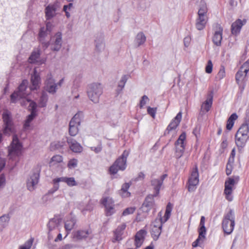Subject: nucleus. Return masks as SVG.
I'll return each mask as SVG.
<instances>
[{"instance_id":"nucleus-30","label":"nucleus","mask_w":249,"mask_h":249,"mask_svg":"<svg viewBox=\"0 0 249 249\" xmlns=\"http://www.w3.org/2000/svg\"><path fill=\"white\" fill-rule=\"evenodd\" d=\"M96 50L98 52L103 51L105 48L104 36L102 34L97 35L95 39Z\"/></svg>"},{"instance_id":"nucleus-57","label":"nucleus","mask_w":249,"mask_h":249,"mask_svg":"<svg viewBox=\"0 0 249 249\" xmlns=\"http://www.w3.org/2000/svg\"><path fill=\"white\" fill-rule=\"evenodd\" d=\"M149 101V98L146 95H143L142 97V99L140 101V108L143 107L146 104V103Z\"/></svg>"},{"instance_id":"nucleus-33","label":"nucleus","mask_w":249,"mask_h":249,"mask_svg":"<svg viewBox=\"0 0 249 249\" xmlns=\"http://www.w3.org/2000/svg\"><path fill=\"white\" fill-rule=\"evenodd\" d=\"M208 21V17H197L196 20V27L199 31L203 30Z\"/></svg>"},{"instance_id":"nucleus-39","label":"nucleus","mask_w":249,"mask_h":249,"mask_svg":"<svg viewBox=\"0 0 249 249\" xmlns=\"http://www.w3.org/2000/svg\"><path fill=\"white\" fill-rule=\"evenodd\" d=\"M83 113L82 112H78L72 117L70 123L79 126L83 118Z\"/></svg>"},{"instance_id":"nucleus-62","label":"nucleus","mask_w":249,"mask_h":249,"mask_svg":"<svg viewBox=\"0 0 249 249\" xmlns=\"http://www.w3.org/2000/svg\"><path fill=\"white\" fill-rule=\"evenodd\" d=\"M130 184L129 183H125L122 186L121 191H128L129 188Z\"/></svg>"},{"instance_id":"nucleus-64","label":"nucleus","mask_w":249,"mask_h":249,"mask_svg":"<svg viewBox=\"0 0 249 249\" xmlns=\"http://www.w3.org/2000/svg\"><path fill=\"white\" fill-rule=\"evenodd\" d=\"M74 247V246L71 244H68L61 248V249H72Z\"/></svg>"},{"instance_id":"nucleus-26","label":"nucleus","mask_w":249,"mask_h":249,"mask_svg":"<svg viewBox=\"0 0 249 249\" xmlns=\"http://www.w3.org/2000/svg\"><path fill=\"white\" fill-rule=\"evenodd\" d=\"M154 196H155L154 195H149L146 197L142 207L143 212L147 213L154 207L155 205Z\"/></svg>"},{"instance_id":"nucleus-10","label":"nucleus","mask_w":249,"mask_h":249,"mask_svg":"<svg viewBox=\"0 0 249 249\" xmlns=\"http://www.w3.org/2000/svg\"><path fill=\"white\" fill-rule=\"evenodd\" d=\"M249 71V59L247 60L241 67L235 75L237 83L246 82L247 80V73Z\"/></svg>"},{"instance_id":"nucleus-27","label":"nucleus","mask_w":249,"mask_h":249,"mask_svg":"<svg viewBox=\"0 0 249 249\" xmlns=\"http://www.w3.org/2000/svg\"><path fill=\"white\" fill-rule=\"evenodd\" d=\"M249 138V136L238 135V134H236L235 143L239 151H241L245 146Z\"/></svg>"},{"instance_id":"nucleus-23","label":"nucleus","mask_w":249,"mask_h":249,"mask_svg":"<svg viewBox=\"0 0 249 249\" xmlns=\"http://www.w3.org/2000/svg\"><path fill=\"white\" fill-rule=\"evenodd\" d=\"M46 89L49 93L52 94L54 93L56 91L57 85L51 74L47 76L46 81Z\"/></svg>"},{"instance_id":"nucleus-8","label":"nucleus","mask_w":249,"mask_h":249,"mask_svg":"<svg viewBox=\"0 0 249 249\" xmlns=\"http://www.w3.org/2000/svg\"><path fill=\"white\" fill-rule=\"evenodd\" d=\"M239 180V177L235 176L233 178H229L225 181L224 194L226 199L229 201H231L233 200L232 194L234 186L238 182Z\"/></svg>"},{"instance_id":"nucleus-1","label":"nucleus","mask_w":249,"mask_h":249,"mask_svg":"<svg viewBox=\"0 0 249 249\" xmlns=\"http://www.w3.org/2000/svg\"><path fill=\"white\" fill-rule=\"evenodd\" d=\"M28 84L27 80H23L18 89L11 95V103H15L19 101L22 106H26L29 103L28 107L31 114L27 116L23 125V128L26 130L29 129L31 122L37 116L36 104L28 97L29 92L26 90Z\"/></svg>"},{"instance_id":"nucleus-43","label":"nucleus","mask_w":249,"mask_h":249,"mask_svg":"<svg viewBox=\"0 0 249 249\" xmlns=\"http://www.w3.org/2000/svg\"><path fill=\"white\" fill-rule=\"evenodd\" d=\"M78 126L79 125L71 124L70 122L69 132L71 136H75L77 134L79 131Z\"/></svg>"},{"instance_id":"nucleus-37","label":"nucleus","mask_w":249,"mask_h":249,"mask_svg":"<svg viewBox=\"0 0 249 249\" xmlns=\"http://www.w3.org/2000/svg\"><path fill=\"white\" fill-rule=\"evenodd\" d=\"M199 235L198 238L192 243L193 248H196L198 246H200L206 239V233L201 232H198Z\"/></svg>"},{"instance_id":"nucleus-40","label":"nucleus","mask_w":249,"mask_h":249,"mask_svg":"<svg viewBox=\"0 0 249 249\" xmlns=\"http://www.w3.org/2000/svg\"><path fill=\"white\" fill-rule=\"evenodd\" d=\"M146 41V36L142 32L138 33L135 38V43L139 47L144 43Z\"/></svg>"},{"instance_id":"nucleus-38","label":"nucleus","mask_w":249,"mask_h":249,"mask_svg":"<svg viewBox=\"0 0 249 249\" xmlns=\"http://www.w3.org/2000/svg\"><path fill=\"white\" fill-rule=\"evenodd\" d=\"M238 118L236 113H232L228 118L227 122L226 128L228 130H231L234 124V121Z\"/></svg>"},{"instance_id":"nucleus-21","label":"nucleus","mask_w":249,"mask_h":249,"mask_svg":"<svg viewBox=\"0 0 249 249\" xmlns=\"http://www.w3.org/2000/svg\"><path fill=\"white\" fill-rule=\"evenodd\" d=\"M92 231L90 229L79 230L73 233V237L77 240H83L90 237Z\"/></svg>"},{"instance_id":"nucleus-55","label":"nucleus","mask_w":249,"mask_h":249,"mask_svg":"<svg viewBox=\"0 0 249 249\" xmlns=\"http://www.w3.org/2000/svg\"><path fill=\"white\" fill-rule=\"evenodd\" d=\"M213 65L211 60L208 61L207 64L205 68V71L207 73H211L213 70Z\"/></svg>"},{"instance_id":"nucleus-32","label":"nucleus","mask_w":249,"mask_h":249,"mask_svg":"<svg viewBox=\"0 0 249 249\" xmlns=\"http://www.w3.org/2000/svg\"><path fill=\"white\" fill-rule=\"evenodd\" d=\"M77 208L83 214H85L88 212H90L92 210L93 206L90 201L87 203L81 202L78 204Z\"/></svg>"},{"instance_id":"nucleus-12","label":"nucleus","mask_w":249,"mask_h":249,"mask_svg":"<svg viewBox=\"0 0 249 249\" xmlns=\"http://www.w3.org/2000/svg\"><path fill=\"white\" fill-rule=\"evenodd\" d=\"M186 133L183 132L176 142V150L175 156L178 159L180 158L183 154L185 145L184 141L186 139Z\"/></svg>"},{"instance_id":"nucleus-63","label":"nucleus","mask_w":249,"mask_h":249,"mask_svg":"<svg viewBox=\"0 0 249 249\" xmlns=\"http://www.w3.org/2000/svg\"><path fill=\"white\" fill-rule=\"evenodd\" d=\"M120 194L124 197H127L130 196V193L128 191H120Z\"/></svg>"},{"instance_id":"nucleus-13","label":"nucleus","mask_w":249,"mask_h":249,"mask_svg":"<svg viewBox=\"0 0 249 249\" xmlns=\"http://www.w3.org/2000/svg\"><path fill=\"white\" fill-rule=\"evenodd\" d=\"M50 43L51 49L53 51H59L62 47V34L58 32L52 36L51 38Z\"/></svg>"},{"instance_id":"nucleus-35","label":"nucleus","mask_w":249,"mask_h":249,"mask_svg":"<svg viewBox=\"0 0 249 249\" xmlns=\"http://www.w3.org/2000/svg\"><path fill=\"white\" fill-rule=\"evenodd\" d=\"M213 104V96H210L206 100L203 102L201 106V112L203 113H205L208 112Z\"/></svg>"},{"instance_id":"nucleus-56","label":"nucleus","mask_w":249,"mask_h":249,"mask_svg":"<svg viewBox=\"0 0 249 249\" xmlns=\"http://www.w3.org/2000/svg\"><path fill=\"white\" fill-rule=\"evenodd\" d=\"M157 111V108L156 107H147V112L148 113L151 115L153 118H155V115Z\"/></svg>"},{"instance_id":"nucleus-61","label":"nucleus","mask_w":249,"mask_h":249,"mask_svg":"<svg viewBox=\"0 0 249 249\" xmlns=\"http://www.w3.org/2000/svg\"><path fill=\"white\" fill-rule=\"evenodd\" d=\"M232 169V165L230 164H227L226 167V174L227 175H230L231 173Z\"/></svg>"},{"instance_id":"nucleus-52","label":"nucleus","mask_w":249,"mask_h":249,"mask_svg":"<svg viewBox=\"0 0 249 249\" xmlns=\"http://www.w3.org/2000/svg\"><path fill=\"white\" fill-rule=\"evenodd\" d=\"M225 70L223 66H221L217 74L216 75V78L218 80H220L225 77Z\"/></svg>"},{"instance_id":"nucleus-29","label":"nucleus","mask_w":249,"mask_h":249,"mask_svg":"<svg viewBox=\"0 0 249 249\" xmlns=\"http://www.w3.org/2000/svg\"><path fill=\"white\" fill-rule=\"evenodd\" d=\"M75 223L76 219L73 216L71 215L67 217V219L65 223V229L67 233L65 237L68 236L70 231L73 228Z\"/></svg>"},{"instance_id":"nucleus-3","label":"nucleus","mask_w":249,"mask_h":249,"mask_svg":"<svg viewBox=\"0 0 249 249\" xmlns=\"http://www.w3.org/2000/svg\"><path fill=\"white\" fill-rule=\"evenodd\" d=\"M222 226L225 233L230 234L232 233L235 226L234 213L232 210L230 209L224 214Z\"/></svg>"},{"instance_id":"nucleus-36","label":"nucleus","mask_w":249,"mask_h":249,"mask_svg":"<svg viewBox=\"0 0 249 249\" xmlns=\"http://www.w3.org/2000/svg\"><path fill=\"white\" fill-rule=\"evenodd\" d=\"M244 24L243 21L240 19H237L233 22L231 25L232 34L237 35L239 33Z\"/></svg>"},{"instance_id":"nucleus-51","label":"nucleus","mask_w":249,"mask_h":249,"mask_svg":"<svg viewBox=\"0 0 249 249\" xmlns=\"http://www.w3.org/2000/svg\"><path fill=\"white\" fill-rule=\"evenodd\" d=\"M78 162V160L76 159H71L68 162L67 166L70 169H74L77 166Z\"/></svg>"},{"instance_id":"nucleus-42","label":"nucleus","mask_w":249,"mask_h":249,"mask_svg":"<svg viewBox=\"0 0 249 249\" xmlns=\"http://www.w3.org/2000/svg\"><path fill=\"white\" fill-rule=\"evenodd\" d=\"M63 161V157L59 155H56L53 156L51 159V160L49 162V164L50 166H53L57 164L62 162Z\"/></svg>"},{"instance_id":"nucleus-4","label":"nucleus","mask_w":249,"mask_h":249,"mask_svg":"<svg viewBox=\"0 0 249 249\" xmlns=\"http://www.w3.org/2000/svg\"><path fill=\"white\" fill-rule=\"evenodd\" d=\"M22 146L16 135L13 136V141L8 148V157L12 160H16L21 155Z\"/></svg>"},{"instance_id":"nucleus-5","label":"nucleus","mask_w":249,"mask_h":249,"mask_svg":"<svg viewBox=\"0 0 249 249\" xmlns=\"http://www.w3.org/2000/svg\"><path fill=\"white\" fill-rule=\"evenodd\" d=\"M129 154V152L127 150H124L123 152L122 155L110 166L109 168L110 174H115L118 170L124 171L126 169L127 159Z\"/></svg>"},{"instance_id":"nucleus-31","label":"nucleus","mask_w":249,"mask_h":249,"mask_svg":"<svg viewBox=\"0 0 249 249\" xmlns=\"http://www.w3.org/2000/svg\"><path fill=\"white\" fill-rule=\"evenodd\" d=\"M57 8V3L50 4L45 9V14L47 19H51L56 14L55 12Z\"/></svg>"},{"instance_id":"nucleus-44","label":"nucleus","mask_w":249,"mask_h":249,"mask_svg":"<svg viewBox=\"0 0 249 249\" xmlns=\"http://www.w3.org/2000/svg\"><path fill=\"white\" fill-rule=\"evenodd\" d=\"M9 219V217L6 215H4L0 217V231L2 230L8 225Z\"/></svg>"},{"instance_id":"nucleus-24","label":"nucleus","mask_w":249,"mask_h":249,"mask_svg":"<svg viewBox=\"0 0 249 249\" xmlns=\"http://www.w3.org/2000/svg\"><path fill=\"white\" fill-rule=\"evenodd\" d=\"M146 233V231L143 229L136 233L135 236V245L136 249L140 248L143 244Z\"/></svg>"},{"instance_id":"nucleus-60","label":"nucleus","mask_w":249,"mask_h":249,"mask_svg":"<svg viewBox=\"0 0 249 249\" xmlns=\"http://www.w3.org/2000/svg\"><path fill=\"white\" fill-rule=\"evenodd\" d=\"M54 192H55L53 189V188H51L50 190H49L47 194H46L45 195H44L43 196V197H42L43 200L45 202H46L48 199V196L49 195L53 194Z\"/></svg>"},{"instance_id":"nucleus-47","label":"nucleus","mask_w":249,"mask_h":249,"mask_svg":"<svg viewBox=\"0 0 249 249\" xmlns=\"http://www.w3.org/2000/svg\"><path fill=\"white\" fill-rule=\"evenodd\" d=\"M129 78V75H124L122 76L118 83V88L120 90H122L124 88L125 84Z\"/></svg>"},{"instance_id":"nucleus-50","label":"nucleus","mask_w":249,"mask_h":249,"mask_svg":"<svg viewBox=\"0 0 249 249\" xmlns=\"http://www.w3.org/2000/svg\"><path fill=\"white\" fill-rule=\"evenodd\" d=\"M66 183L69 187H73L78 185V183L73 177H67Z\"/></svg>"},{"instance_id":"nucleus-45","label":"nucleus","mask_w":249,"mask_h":249,"mask_svg":"<svg viewBox=\"0 0 249 249\" xmlns=\"http://www.w3.org/2000/svg\"><path fill=\"white\" fill-rule=\"evenodd\" d=\"M48 95L45 92L42 93V95L40 98L38 106L40 107H44L46 106L48 101Z\"/></svg>"},{"instance_id":"nucleus-6","label":"nucleus","mask_w":249,"mask_h":249,"mask_svg":"<svg viewBox=\"0 0 249 249\" xmlns=\"http://www.w3.org/2000/svg\"><path fill=\"white\" fill-rule=\"evenodd\" d=\"M3 121V133L5 135L10 136L15 134L16 129L12 119L11 113L6 110L2 114Z\"/></svg>"},{"instance_id":"nucleus-41","label":"nucleus","mask_w":249,"mask_h":249,"mask_svg":"<svg viewBox=\"0 0 249 249\" xmlns=\"http://www.w3.org/2000/svg\"><path fill=\"white\" fill-rule=\"evenodd\" d=\"M207 12L208 8L205 2L201 3L197 13V17H208L207 15Z\"/></svg>"},{"instance_id":"nucleus-14","label":"nucleus","mask_w":249,"mask_h":249,"mask_svg":"<svg viewBox=\"0 0 249 249\" xmlns=\"http://www.w3.org/2000/svg\"><path fill=\"white\" fill-rule=\"evenodd\" d=\"M102 203L106 208V213L107 216L111 215L115 213L114 201L110 197L103 198Z\"/></svg>"},{"instance_id":"nucleus-54","label":"nucleus","mask_w":249,"mask_h":249,"mask_svg":"<svg viewBox=\"0 0 249 249\" xmlns=\"http://www.w3.org/2000/svg\"><path fill=\"white\" fill-rule=\"evenodd\" d=\"M135 210V207L127 208L124 211L122 214L124 216H126V215L132 214L134 212Z\"/></svg>"},{"instance_id":"nucleus-18","label":"nucleus","mask_w":249,"mask_h":249,"mask_svg":"<svg viewBox=\"0 0 249 249\" xmlns=\"http://www.w3.org/2000/svg\"><path fill=\"white\" fill-rule=\"evenodd\" d=\"M67 142L70 149L74 153H80L83 150V147L75 139L68 137Z\"/></svg>"},{"instance_id":"nucleus-16","label":"nucleus","mask_w":249,"mask_h":249,"mask_svg":"<svg viewBox=\"0 0 249 249\" xmlns=\"http://www.w3.org/2000/svg\"><path fill=\"white\" fill-rule=\"evenodd\" d=\"M126 224L123 223L118 225L117 228L114 231V238L113 242L120 241L123 238V235L124 234V230L126 229Z\"/></svg>"},{"instance_id":"nucleus-58","label":"nucleus","mask_w":249,"mask_h":249,"mask_svg":"<svg viewBox=\"0 0 249 249\" xmlns=\"http://www.w3.org/2000/svg\"><path fill=\"white\" fill-rule=\"evenodd\" d=\"M6 184L5 177L3 175L0 176V190L3 188Z\"/></svg>"},{"instance_id":"nucleus-59","label":"nucleus","mask_w":249,"mask_h":249,"mask_svg":"<svg viewBox=\"0 0 249 249\" xmlns=\"http://www.w3.org/2000/svg\"><path fill=\"white\" fill-rule=\"evenodd\" d=\"M66 177H62L60 178H55L53 180V183H57L58 184H59V183L60 182L66 183Z\"/></svg>"},{"instance_id":"nucleus-7","label":"nucleus","mask_w":249,"mask_h":249,"mask_svg":"<svg viewBox=\"0 0 249 249\" xmlns=\"http://www.w3.org/2000/svg\"><path fill=\"white\" fill-rule=\"evenodd\" d=\"M164 223L162 221L161 212H160L158 214V217L151 226V234L154 240L156 241L159 239L161 232L162 224Z\"/></svg>"},{"instance_id":"nucleus-25","label":"nucleus","mask_w":249,"mask_h":249,"mask_svg":"<svg viewBox=\"0 0 249 249\" xmlns=\"http://www.w3.org/2000/svg\"><path fill=\"white\" fill-rule=\"evenodd\" d=\"M166 174L162 175L159 179H154L151 180V185L155 191L154 196H157L160 192V187L163 183L164 179L167 177Z\"/></svg>"},{"instance_id":"nucleus-28","label":"nucleus","mask_w":249,"mask_h":249,"mask_svg":"<svg viewBox=\"0 0 249 249\" xmlns=\"http://www.w3.org/2000/svg\"><path fill=\"white\" fill-rule=\"evenodd\" d=\"M249 115L247 116L245 120V122L239 128L236 134L238 135H241L243 136H249Z\"/></svg>"},{"instance_id":"nucleus-22","label":"nucleus","mask_w":249,"mask_h":249,"mask_svg":"<svg viewBox=\"0 0 249 249\" xmlns=\"http://www.w3.org/2000/svg\"><path fill=\"white\" fill-rule=\"evenodd\" d=\"M31 82L32 85L30 86V90H36L39 88L40 78L36 69H34V73L31 75Z\"/></svg>"},{"instance_id":"nucleus-9","label":"nucleus","mask_w":249,"mask_h":249,"mask_svg":"<svg viewBox=\"0 0 249 249\" xmlns=\"http://www.w3.org/2000/svg\"><path fill=\"white\" fill-rule=\"evenodd\" d=\"M52 29V24L48 22L46 23L45 27H42L40 29L38 34V39L42 47L45 49L47 48L49 46V42L45 40V38L51 32Z\"/></svg>"},{"instance_id":"nucleus-53","label":"nucleus","mask_w":249,"mask_h":249,"mask_svg":"<svg viewBox=\"0 0 249 249\" xmlns=\"http://www.w3.org/2000/svg\"><path fill=\"white\" fill-rule=\"evenodd\" d=\"M73 8V4L70 3L68 5H65L63 7V11L65 12L66 16L67 18H69L71 17V14L68 11V8L69 10H71Z\"/></svg>"},{"instance_id":"nucleus-17","label":"nucleus","mask_w":249,"mask_h":249,"mask_svg":"<svg viewBox=\"0 0 249 249\" xmlns=\"http://www.w3.org/2000/svg\"><path fill=\"white\" fill-rule=\"evenodd\" d=\"M223 28L219 24H216L214 35L213 37V43L219 46L221 45V40L222 39Z\"/></svg>"},{"instance_id":"nucleus-49","label":"nucleus","mask_w":249,"mask_h":249,"mask_svg":"<svg viewBox=\"0 0 249 249\" xmlns=\"http://www.w3.org/2000/svg\"><path fill=\"white\" fill-rule=\"evenodd\" d=\"M33 238L29 239L23 245L19 246V249H30L33 245Z\"/></svg>"},{"instance_id":"nucleus-15","label":"nucleus","mask_w":249,"mask_h":249,"mask_svg":"<svg viewBox=\"0 0 249 249\" xmlns=\"http://www.w3.org/2000/svg\"><path fill=\"white\" fill-rule=\"evenodd\" d=\"M38 173H33L30 176L27 180V187L29 191H32L35 190L38 182Z\"/></svg>"},{"instance_id":"nucleus-46","label":"nucleus","mask_w":249,"mask_h":249,"mask_svg":"<svg viewBox=\"0 0 249 249\" xmlns=\"http://www.w3.org/2000/svg\"><path fill=\"white\" fill-rule=\"evenodd\" d=\"M172 210V205L171 203H168L166 208L164 215L162 218V221L163 222H165L169 218Z\"/></svg>"},{"instance_id":"nucleus-48","label":"nucleus","mask_w":249,"mask_h":249,"mask_svg":"<svg viewBox=\"0 0 249 249\" xmlns=\"http://www.w3.org/2000/svg\"><path fill=\"white\" fill-rule=\"evenodd\" d=\"M205 218L204 216H202L201 217L200 224H199V228L198 229V232H202L203 233H206V229L205 227Z\"/></svg>"},{"instance_id":"nucleus-2","label":"nucleus","mask_w":249,"mask_h":249,"mask_svg":"<svg viewBox=\"0 0 249 249\" xmlns=\"http://www.w3.org/2000/svg\"><path fill=\"white\" fill-rule=\"evenodd\" d=\"M103 92V88L100 83H93L88 86L87 90L88 96L89 99L95 104L99 103Z\"/></svg>"},{"instance_id":"nucleus-11","label":"nucleus","mask_w":249,"mask_h":249,"mask_svg":"<svg viewBox=\"0 0 249 249\" xmlns=\"http://www.w3.org/2000/svg\"><path fill=\"white\" fill-rule=\"evenodd\" d=\"M188 190L189 192L194 191L196 188V186L199 183V173L196 166L193 169L190 177L189 179Z\"/></svg>"},{"instance_id":"nucleus-19","label":"nucleus","mask_w":249,"mask_h":249,"mask_svg":"<svg viewBox=\"0 0 249 249\" xmlns=\"http://www.w3.org/2000/svg\"><path fill=\"white\" fill-rule=\"evenodd\" d=\"M40 50H36L34 51L29 58V62L30 63H35L39 65L44 64L46 61V59H40Z\"/></svg>"},{"instance_id":"nucleus-34","label":"nucleus","mask_w":249,"mask_h":249,"mask_svg":"<svg viewBox=\"0 0 249 249\" xmlns=\"http://www.w3.org/2000/svg\"><path fill=\"white\" fill-rule=\"evenodd\" d=\"M60 220L58 218H54L50 220L47 226L49 229V236H50V232L54 230L58 229L60 225Z\"/></svg>"},{"instance_id":"nucleus-20","label":"nucleus","mask_w":249,"mask_h":249,"mask_svg":"<svg viewBox=\"0 0 249 249\" xmlns=\"http://www.w3.org/2000/svg\"><path fill=\"white\" fill-rule=\"evenodd\" d=\"M182 118V113L178 112L176 116L172 120L169 124L168 125L165 133H169L172 130H175L179 125Z\"/></svg>"}]
</instances>
